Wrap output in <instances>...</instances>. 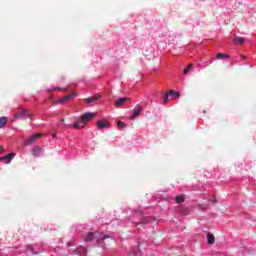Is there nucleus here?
Masks as SVG:
<instances>
[{"mask_svg": "<svg viewBox=\"0 0 256 256\" xmlns=\"http://www.w3.org/2000/svg\"><path fill=\"white\" fill-rule=\"evenodd\" d=\"M6 124H7V117L2 116L0 118V129H2V127H5Z\"/></svg>", "mask_w": 256, "mask_h": 256, "instance_id": "16", "label": "nucleus"}, {"mask_svg": "<svg viewBox=\"0 0 256 256\" xmlns=\"http://www.w3.org/2000/svg\"><path fill=\"white\" fill-rule=\"evenodd\" d=\"M185 197L183 195L176 196V203H184Z\"/></svg>", "mask_w": 256, "mask_h": 256, "instance_id": "18", "label": "nucleus"}, {"mask_svg": "<svg viewBox=\"0 0 256 256\" xmlns=\"http://www.w3.org/2000/svg\"><path fill=\"white\" fill-rule=\"evenodd\" d=\"M15 119H31L32 115L28 110H21L14 115Z\"/></svg>", "mask_w": 256, "mask_h": 256, "instance_id": "3", "label": "nucleus"}, {"mask_svg": "<svg viewBox=\"0 0 256 256\" xmlns=\"http://www.w3.org/2000/svg\"><path fill=\"white\" fill-rule=\"evenodd\" d=\"M169 94H165L164 95V98H163V101H164V103H167V101H169Z\"/></svg>", "mask_w": 256, "mask_h": 256, "instance_id": "21", "label": "nucleus"}, {"mask_svg": "<svg viewBox=\"0 0 256 256\" xmlns=\"http://www.w3.org/2000/svg\"><path fill=\"white\" fill-rule=\"evenodd\" d=\"M189 69H191V66H188L184 69V75H187L189 73Z\"/></svg>", "mask_w": 256, "mask_h": 256, "instance_id": "22", "label": "nucleus"}, {"mask_svg": "<svg viewBox=\"0 0 256 256\" xmlns=\"http://www.w3.org/2000/svg\"><path fill=\"white\" fill-rule=\"evenodd\" d=\"M40 137H43V134L36 133L30 136L25 143L26 145H33V143H35V141H37V139H39Z\"/></svg>", "mask_w": 256, "mask_h": 256, "instance_id": "5", "label": "nucleus"}, {"mask_svg": "<svg viewBox=\"0 0 256 256\" xmlns=\"http://www.w3.org/2000/svg\"><path fill=\"white\" fill-rule=\"evenodd\" d=\"M143 111V107H141V105H137L133 111H132V116L131 119H137V117H139V115H141V112Z\"/></svg>", "mask_w": 256, "mask_h": 256, "instance_id": "7", "label": "nucleus"}, {"mask_svg": "<svg viewBox=\"0 0 256 256\" xmlns=\"http://www.w3.org/2000/svg\"><path fill=\"white\" fill-rule=\"evenodd\" d=\"M207 243L208 245H213L215 243V235H213L211 232L207 233Z\"/></svg>", "mask_w": 256, "mask_h": 256, "instance_id": "10", "label": "nucleus"}, {"mask_svg": "<svg viewBox=\"0 0 256 256\" xmlns=\"http://www.w3.org/2000/svg\"><path fill=\"white\" fill-rule=\"evenodd\" d=\"M73 97H75V94L66 95L63 98H60L58 100V103H67V101H69L70 99H73Z\"/></svg>", "mask_w": 256, "mask_h": 256, "instance_id": "9", "label": "nucleus"}, {"mask_svg": "<svg viewBox=\"0 0 256 256\" xmlns=\"http://www.w3.org/2000/svg\"><path fill=\"white\" fill-rule=\"evenodd\" d=\"M32 155L34 157H41V147L35 146L32 150Z\"/></svg>", "mask_w": 256, "mask_h": 256, "instance_id": "11", "label": "nucleus"}, {"mask_svg": "<svg viewBox=\"0 0 256 256\" xmlns=\"http://www.w3.org/2000/svg\"><path fill=\"white\" fill-rule=\"evenodd\" d=\"M216 59H229V55L223 54V53H218L216 55Z\"/></svg>", "mask_w": 256, "mask_h": 256, "instance_id": "17", "label": "nucleus"}, {"mask_svg": "<svg viewBox=\"0 0 256 256\" xmlns=\"http://www.w3.org/2000/svg\"><path fill=\"white\" fill-rule=\"evenodd\" d=\"M0 151H4V150H3V147H1V146H0Z\"/></svg>", "mask_w": 256, "mask_h": 256, "instance_id": "25", "label": "nucleus"}, {"mask_svg": "<svg viewBox=\"0 0 256 256\" xmlns=\"http://www.w3.org/2000/svg\"><path fill=\"white\" fill-rule=\"evenodd\" d=\"M97 114L96 113H93V112H87V113H84L80 116V119L82 121V123L84 125H87V123L89 121H91V119H94V117L96 116Z\"/></svg>", "mask_w": 256, "mask_h": 256, "instance_id": "2", "label": "nucleus"}, {"mask_svg": "<svg viewBox=\"0 0 256 256\" xmlns=\"http://www.w3.org/2000/svg\"><path fill=\"white\" fill-rule=\"evenodd\" d=\"M233 43H236L237 45H243V43H245V38L236 37L233 39Z\"/></svg>", "mask_w": 256, "mask_h": 256, "instance_id": "13", "label": "nucleus"}, {"mask_svg": "<svg viewBox=\"0 0 256 256\" xmlns=\"http://www.w3.org/2000/svg\"><path fill=\"white\" fill-rule=\"evenodd\" d=\"M133 255H134V256L139 255V249L135 250V251L133 252Z\"/></svg>", "mask_w": 256, "mask_h": 256, "instance_id": "23", "label": "nucleus"}, {"mask_svg": "<svg viewBox=\"0 0 256 256\" xmlns=\"http://www.w3.org/2000/svg\"><path fill=\"white\" fill-rule=\"evenodd\" d=\"M13 157H15V153H10L6 156L0 157V161H3L6 165H9V163L13 161Z\"/></svg>", "mask_w": 256, "mask_h": 256, "instance_id": "8", "label": "nucleus"}, {"mask_svg": "<svg viewBox=\"0 0 256 256\" xmlns=\"http://www.w3.org/2000/svg\"><path fill=\"white\" fill-rule=\"evenodd\" d=\"M127 101H129V98H119L116 101L115 105L121 106V105H124Z\"/></svg>", "mask_w": 256, "mask_h": 256, "instance_id": "14", "label": "nucleus"}, {"mask_svg": "<svg viewBox=\"0 0 256 256\" xmlns=\"http://www.w3.org/2000/svg\"><path fill=\"white\" fill-rule=\"evenodd\" d=\"M97 97H90L85 99V103H95L97 101Z\"/></svg>", "mask_w": 256, "mask_h": 256, "instance_id": "19", "label": "nucleus"}, {"mask_svg": "<svg viewBox=\"0 0 256 256\" xmlns=\"http://www.w3.org/2000/svg\"><path fill=\"white\" fill-rule=\"evenodd\" d=\"M0 153H3V151H0Z\"/></svg>", "mask_w": 256, "mask_h": 256, "instance_id": "26", "label": "nucleus"}, {"mask_svg": "<svg viewBox=\"0 0 256 256\" xmlns=\"http://www.w3.org/2000/svg\"><path fill=\"white\" fill-rule=\"evenodd\" d=\"M214 59H210V63H213Z\"/></svg>", "mask_w": 256, "mask_h": 256, "instance_id": "24", "label": "nucleus"}, {"mask_svg": "<svg viewBox=\"0 0 256 256\" xmlns=\"http://www.w3.org/2000/svg\"><path fill=\"white\" fill-rule=\"evenodd\" d=\"M118 129H125V123L119 121V122H118Z\"/></svg>", "mask_w": 256, "mask_h": 256, "instance_id": "20", "label": "nucleus"}, {"mask_svg": "<svg viewBox=\"0 0 256 256\" xmlns=\"http://www.w3.org/2000/svg\"><path fill=\"white\" fill-rule=\"evenodd\" d=\"M68 127H74V129H83L85 127V124L82 122H76L74 124H69Z\"/></svg>", "mask_w": 256, "mask_h": 256, "instance_id": "12", "label": "nucleus"}, {"mask_svg": "<svg viewBox=\"0 0 256 256\" xmlns=\"http://www.w3.org/2000/svg\"><path fill=\"white\" fill-rule=\"evenodd\" d=\"M169 96L174 97L175 99H179V92H177L175 90H170L169 91Z\"/></svg>", "mask_w": 256, "mask_h": 256, "instance_id": "15", "label": "nucleus"}, {"mask_svg": "<svg viewBox=\"0 0 256 256\" xmlns=\"http://www.w3.org/2000/svg\"><path fill=\"white\" fill-rule=\"evenodd\" d=\"M96 127L97 129H99L100 131L103 129H109V122L105 121V120H98L96 122Z\"/></svg>", "mask_w": 256, "mask_h": 256, "instance_id": "6", "label": "nucleus"}, {"mask_svg": "<svg viewBox=\"0 0 256 256\" xmlns=\"http://www.w3.org/2000/svg\"><path fill=\"white\" fill-rule=\"evenodd\" d=\"M110 236L103 235L99 232H90L85 237L84 241L85 243H89V241H96V245H99L101 241H105V239H109Z\"/></svg>", "mask_w": 256, "mask_h": 256, "instance_id": "1", "label": "nucleus"}, {"mask_svg": "<svg viewBox=\"0 0 256 256\" xmlns=\"http://www.w3.org/2000/svg\"><path fill=\"white\" fill-rule=\"evenodd\" d=\"M37 249H39L38 245H35V246L27 245L25 253H30V255H39V253H41V250H37Z\"/></svg>", "mask_w": 256, "mask_h": 256, "instance_id": "4", "label": "nucleus"}]
</instances>
